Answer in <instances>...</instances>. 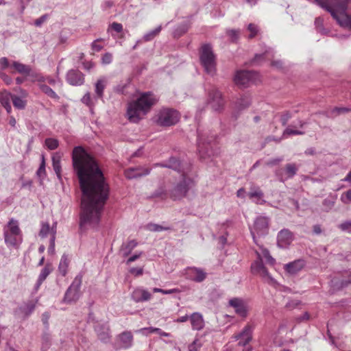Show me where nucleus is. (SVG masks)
I'll list each match as a JSON object with an SVG mask.
<instances>
[{
	"label": "nucleus",
	"instance_id": "nucleus-1",
	"mask_svg": "<svg viewBox=\"0 0 351 351\" xmlns=\"http://www.w3.org/2000/svg\"><path fill=\"white\" fill-rule=\"evenodd\" d=\"M72 165L82 193L79 226L85 230L98 226L109 197V186L97 160L83 147L73 148Z\"/></svg>",
	"mask_w": 351,
	"mask_h": 351
},
{
	"label": "nucleus",
	"instance_id": "nucleus-2",
	"mask_svg": "<svg viewBox=\"0 0 351 351\" xmlns=\"http://www.w3.org/2000/svg\"><path fill=\"white\" fill-rule=\"evenodd\" d=\"M155 99L152 94L145 93L136 101L129 104L127 115L130 122L138 123L154 104Z\"/></svg>",
	"mask_w": 351,
	"mask_h": 351
},
{
	"label": "nucleus",
	"instance_id": "nucleus-3",
	"mask_svg": "<svg viewBox=\"0 0 351 351\" xmlns=\"http://www.w3.org/2000/svg\"><path fill=\"white\" fill-rule=\"evenodd\" d=\"M216 139V134L211 131L197 129V150L201 158H209L216 154L213 148Z\"/></svg>",
	"mask_w": 351,
	"mask_h": 351
},
{
	"label": "nucleus",
	"instance_id": "nucleus-4",
	"mask_svg": "<svg viewBox=\"0 0 351 351\" xmlns=\"http://www.w3.org/2000/svg\"><path fill=\"white\" fill-rule=\"evenodd\" d=\"M199 60L205 72L211 75L215 73L216 58L210 45L204 44L202 46L199 51Z\"/></svg>",
	"mask_w": 351,
	"mask_h": 351
},
{
	"label": "nucleus",
	"instance_id": "nucleus-5",
	"mask_svg": "<svg viewBox=\"0 0 351 351\" xmlns=\"http://www.w3.org/2000/svg\"><path fill=\"white\" fill-rule=\"evenodd\" d=\"M182 176V180L171 190V196L173 199H180L185 197L193 185V180L187 176V172H183Z\"/></svg>",
	"mask_w": 351,
	"mask_h": 351
},
{
	"label": "nucleus",
	"instance_id": "nucleus-6",
	"mask_svg": "<svg viewBox=\"0 0 351 351\" xmlns=\"http://www.w3.org/2000/svg\"><path fill=\"white\" fill-rule=\"evenodd\" d=\"M179 119V113L176 110L162 108L156 115V122L160 126H171L177 123Z\"/></svg>",
	"mask_w": 351,
	"mask_h": 351
},
{
	"label": "nucleus",
	"instance_id": "nucleus-7",
	"mask_svg": "<svg viewBox=\"0 0 351 351\" xmlns=\"http://www.w3.org/2000/svg\"><path fill=\"white\" fill-rule=\"evenodd\" d=\"M270 219L265 216H258L256 218L254 226L250 229V233L254 240V242L258 245L256 235L258 237H263L267 234L269 231Z\"/></svg>",
	"mask_w": 351,
	"mask_h": 351
},
{
	"label": "nucleus",
	"instance_id": "nucleus-8",
	"mask_svg": "<svg viewBox=\"0 0 351 351\" xmlns=\"http://www.w3.org/2000/svg\"><path fill=\"white\" fill-rule=\"evenodd\" d=\"M82 277L80 275H77L73 280L71 285L67 289L64 298L63 302L64 303H72L76 302L80 298V289L82 285Z\"/></svg>",
	"mask_w": 351,
	"mask_h": 351
},
{
	"label": "nucleus",
	"instance_id": "nucleus-9",
	"mask_svg": "<svg viewBox=\"0 0 351 351\" xmlns=\"http://www.w3.org/2000/svg\"><path fill=\"white\" fill-rule=\"evenodd\" d=\"M258 78V74L252 71H237L234 75V82L240 86H247L250 84L255 83Z\"/></svg>",
	"mask_w": 351,
	"mask_h": 351
},
{
	"label": "nucleus",
	"instance_id": "nucleus-10",
	"mask_svg": "<svg viewBox=\"0 0 351 351\" xmlns=\"http://www.w3.org/2000/svg\"><path fill=\"white\" fill-rule=\"evenodd\" d=\"M332 16L340 26L351 29V16L347 13L346 5H339L337 11H332Z\"/></svg>",
	"mask_w": 351,
	"mask_h": 351
},
{
	"label": "nucleus",
	"instance_id": "nucleus-11",
	"mask_svg": "<svg viewBox=\"0 0 351 351\" xmlns=\"http://www.w3.org/2000/svg\"><path fill=\"white\" fill-rule=\"evenodd\" d=\"M223 104L224 101L221 93L214 88L210 90L208 93V105L211 106L212 109L215 111H219L222 109Z\"/></svg>",
	"mask_w": 351,
	"mask_h": 351
},
{
	"label": "nucleus",
	"instance_id": "nucleus-12",
	"mask_svg": "<svg viewBox=\"0 0 351 351\" xmlns=\"http://www.w3.org/2000/svg\"><path fill=\"white\" fill-rule=\"evenodd\" d=\"M298 168L295 164L289 163L286 165L285 169H276L275 174L278 178L280 181L284 182L289 178H293L296 174Z\"/></svg>",
	"mask_w": 351,
	"mask_h": 351
},
{
	"label": "nucleus",
	"instance_id": "nucleus-13",
	"mask_svg": "<svg viewBox=\"0 0 351 351\" xmlns=\"http://www.w3.org/2000/svg\"><path fill=\"white\" fill-rule=\"evenodd\" d=\"M66 80L71 86H80L84 83V75L77 69H70L66 73Z\"/></svg>",
	"mask_w": 351,
	"mask_h": 351
},
{
	"label": "nucleus",
	"instance_id": "nucleus-14",
	"mask_svg": "<svg viewBox=\"0 0 351 351\" xmlns=\"http://www.w3.org/2000/svg\"><path fill=\"white\" fill-rule=\"evenodd\" d=\"M229 306L234 308L235 313L245 318L247 315L248 307L247 304L241 298H234L229 300Z\"/></svg>",
	"mask_w": 351,
	"mask_h": 351
},
{
	"label": "nucleus",
	"instance_id": "nucleus-15",
	"mask_svg": "<svg viewBox=\"0 0 351 351\" xmlns=\"http://www.w3.org/2000/svg\"><path fill=\"white\" fill-rule=\"evenodd\" d=\"M253 330V326L247 324L240 332L234 335L236 340L241 339L239 342V346H245L251 341Z\"/></svg>",
	"mask_w": 351,
	"mask_h": 351
},
{
	"label": "nucleus",
	"instance_id": "nucleus-16",
	"mask_svg": "<svg viewBox=\"0 0 351 351\" xmlns=\"http://www.w3.org/2000/svg\"><path fill=\"white\" fill-rule=\"evenodd\" d=\"M151 170L150 168L142 166L131 167L125 171V176L128 179L138 178L149 175Z\"/></svg>",
	"mask_w": 351,
	"mask_h": 351
},
{
	"label": "nucleus",
	"instance_id": "nucleus-17",
	"mask_svg": "<svg viewBox=\"0 0 351 351\" xmlns=\"http://www.w3.org/2000/svg\"><path fill=\"white\" fill-rule=\"evenodd\" d=\"M292 232L286 228L281 230L277 235V245L280 248L287 247L293 241Z\"/></svg>",
	"mask_w": 351,
	"mask_h": 351
},
{
	"label": "nucleus",
	"instance_id": "nucleus-18",
	"mask_svg": "<svg viewBox=\"0 0 351 351\" xmlns=\"http://www.w3.org/2000/svg\"><path fill=\"white\" fill-rule=\"evenodd\" d=\"M186 274L189 279L197 282H201L206 278V273L203 269L197 267H189Z\"/></svg>",
	"mask_w": 351,
	"mask_h": 351
},
{
	"label": "nucleus",
	"instance_id": "nucleus-19",
	"mask_svg": "<svg viewBox=\"0 0 351 351\" xmlns=\"http://www.w3.org/2000/svg\"><path fill=\"white\" fill-rule=\"evenodd\" d=\"M119 345L116 349H128L132 347L133 344V335L130 331H124L118 336Z\"/></svg>",
	"mask_w": 351,
	"mask_h": 351
},
{
	"label": "nucleus",
	"instance_id": "nucleus-20",
	"mask_svg": "<svg viewBox=\"0 0 351 351\" xmlns=\"http://www.w3.org/2000/svg\"><path fill=\"white\" fill-rule=\"evenodd\" d=\"M154 167L169 168L178 172H182V173L186 172L184 169L183 165L175 157L169 158L167 162L156 163L154 164Z\"/></svg>",
	"mask_w": 351,
	"mask_h": 351
},
{
	"label": "nucleus",
	"instance_id": "nucleus-21",
	"mask_svg": "<svg viewBox=\"0 0 351 351\" xmlns=\"http://www.w3.org/2000/svg\"><path fill=\"white\" fill-rule=\"evenodd\" d=\"M151 298V293L142 287L135 289L131 294V298L135 302H146L149 300Z\"/></svg>",
	"mask_w": 351,
	"mask_h": 351
},
{
	"label": "nucleus",
	"instance_id": "nucleus-22",
	"mask_svg": "<svg viewBox=\"0 0 351 351\" xmlns=\"http://www.w3.org/2000/svg\"><path fill=\"white\" fill-rule=\"evenodd\" d=\"M305 265L306 261L304 259H298L286 264L285 269L289 274L294 275L301 271Z\"/></svg>",
	"mask_w": 351,
	"mask_h": 351
},
{
	"label": "nucleus",
	"instance_id": "nucleus-23",
	"mask_svg": "<svg viewBox=\"0 0 351 351\" xmlns=\"http://www.w3.org/2000/svg\"><path fill=\"white\" fill-rule=\"evenodd\" d=\"M95 330L101 341L107 343L110 341V329L107 324H98L95 326Z\"/></svg>",
	"mask_w": 351,
	"mask_h": 351
},
{
	"label": "nucleus",
	"instance_id": "nucleus-24",
	"mask_svg": "<svg viewBox=\"0 0 351 351\" xmlns=\"http://www.w3.org/2000/svg\"><path fill=\"white\" fill-rule=\"evenodd\" d=\"M53 271V267L51 264L47 263L45 266L42 269L38 278L37 279L36 283L35 285V290L37 291L43 282L45 280V279L47 278V276L51 273Z\"/></svg>",
	"mask_w": 351,
	"mask_h": 351
},
{
	"label": "nucleus",
	"instance_id": "nucleus-25",
	"mask_svg": "<svg viewBox=\"0 0 351 351\" xmlns=\"http://www.w3.org/2000/svg\"><path fill=\"white\" fill-rule=\"evenodd\" d=\"M190 320L193 330H200L204 326L203 317L199 313H193L190 316Z\"/></svg>",
	"mask_w": 351,
	"mask_h": 351
},
{
	"label": "nucleus",
	"instance_id": "nucleus-26",
	"mask_svg": "<svg viewBox=\"0 0 351 351\" xmlns=\"http://www.w3.org/2000/svg\"><path fill=\"white\" fill-rule=\"evenodd\" d=\"M263 191L258 186L251 188V191L248 193L249 197L258 204H263L265 202L263 199Z\"/></svg>",
	"mask_w": 351,
	"mask_h": 351
},
{
	"label": "nucleus",
	"instance_id": "nucleus-27",
	"mask_svg": "<svg viewBox=\"0 0 351 351\" xmlns=\"http://www.w3.org/2000/svg\"><path fill=\"white\" fill-rule=\"evenodd\" d=\"M351 111V109L346 107H335L330 111L319 112L318 114L326 116L328 118H335V117Z\"/></svg>",
	"mask_w": 351,
	"mask_h": 351
},
{
	"label": "nucleus",
	"instance_id": "nucleus-28",
	"mask_svg": "<svg viewBox=\"0 0 351 351\" xmlns=\"http://www.w3.org/2000/svg\"><path fill=\"white\" fill-rule=\"evenodd\" d=\"M316 3L325 9L332 15V11L337 10L339 5H337V3L334 2L333 0H314Z\"/></svg>",
	"mask_w": 351,
	"mask_h": 351
},
{
	"label": "nucleus",
	"instance_id": "nucleus-29",
	"mask_svg": "<svg viewBox=\"0 0 351 351\" xmlns=\"http://www.w3.org/2000/svg\"><path fill=\"white\" fill-rule=\"evenodd\" d=\"M61 156L58 153H55L52 156V166L53 169L58 177V179L61 181L62 176H61V163H60Z\"/></svg>",
	"mask_w": 351,
	"mask_h": 351
},
{
	"label": "nucleus",
	"instance_id": "nucleus-30",
	"mask_svg": "<svg viewBox=\"0 0 351 351\" xmlns=\"http://www.w3.org/2000/svg\"><path fill=\"white\" fill-rule=\"evenodd\" d=\"M12 66L18 73L22 75H29L32 71V67L29 65L24 64L17 61H13Z\"/></svg>",
	"mask_w": 351,
	"mask_h": 351
},
{
	"label": "nucleus",
	"instance_id": "nucleus-31",
	"mask_svg": "<svg viewBox=\"0 0 351 351\" xmlns=\"http://www.w3.org/2000/svg\"><path fill=\"white\" fill-rule=\"evenodd\" d=\"M137 245V241L134 239L128 241L126 243H123L121 247V252L123 254V256H128Z\"/></svg>",
	"mask_w": 351,
	"mask_h": 351
},
{
	"label": "nucleus",
	"instance_id": "nucleus-32",
	"mask_svg": "<svg viewBox=\"0 0 351 351\" xmlns=\"http://www.w3.org/2000/svg\"><path fill=\"white\" fill-rule=\"evenodd\" d=\"M107 84V80L105 77L99 78L95 85V91L98 98H102L104 95V90Z\"/></svg>",
	"mask_w": 351,
	"mask_h": 351
},
{
	"label": "nucleus",
	"instance_id": "nucleus-33",
	"mask_svg": "<svg viewBox=\"0 0 351 351\" xmlns=\"http://www.w3.org/2000/svg\"><path fill=\"white\" fill-rule=\"evenodd\" d=\"M18 235L8 234V231H4L5 243L8 247H16L18 245Z\"/></svg>",
	"mask_w": 351,
	"mask_h": 351
},
{
	"label": "nucleus",
	"instance_id": "nucleus-34",
	"mask_svg": "<svg viewBox=\"0 0 351 351\" xmlns=\"http://www.w3.org/2000/svg\"><path fill=\"white\" fill-rule=\"evenodd\" d=\"M251 104V99L247 95H243L236 102V108L239 110H243L250 106Z\"/></svg>",
	"mask_w": 351,
	"mask_h": 351
},
{
	"label": "nucleus",
	"instance_id": "nucleus-35",
	"mask_svg": "<svg viewBox=\"0 0 351 351\" xmlns=\"http://www.w3.org/2000/svg\"><path fill=\"white\" fill-rule=\"evenodd\" d=\"M69 260L67 255L63 254L61 257L58 266V270L63 276H66L67 274V268L69 267Z\"/></svg>",
	"mask_w": 351,
	"mask_h": 351
},
{
	"label": "nucleus",
	"instance_id": "nucleus-36",
	"mask_svg": "<svg viewBox=\"0 0 351 351\" xmlns=\"http://www.w3.org/2000/svg\"><path fill=\"white\" fill-rule=\"evenodd\" d=\"M56 223H55V225H53L52 228H50L49 223H43L40 230L39 232V236L42 238H45L49 234H51L52 230H55L56 231Z\"/></svg>",
	"mask_w": 351,
	"mask_h": 351
},
{
	"label": "nucleus",
	"instance_id": "nucleus-37",
	"mask_svg": "<svg viewBox=\"0 0 351 351\" xmlns=\"http://www.w3.org/2000/svg\"><path fill=\"white\" fill-rule=\"evenodd\" d=\"M8 230L6 231L8 232V234H12V235H20L21 230L19 229L18 222L16 220L12 219L8 223Z\"/></svg>",
	"mask_w": 351,
	"mask_h": 351
},
{
	"label": "nucleus",
	"instance_id": "nucleus-38",
	"mask_svg": "<svg viewBox=\"0 0 351 351\" xmlns=\"http://www.w3.org/2000/svg\"><path fill=\"white\" fill-rule=\"evenodd\" d=\"M38 86L41 91L46 94L49 97L55 99H59L58 95L47 85L45 84H40Z\"/></svg>",
	"mask_w": 351,
	"mask_h": 351
},
{
	"label": "nucleus",
	"instance_id": "nucleus-39",
	"mask_svg": "<svg viewBox=\"0 0 351 351\" xmlns=\"http://www.w3.org/2000/svg\"><path fill=\"white\" fill-rule=\"evenodd\" d=\"M13 95L6 90H3L0 93V103L2 106L10 104V99L12 100Z\"/></svg>",
	"mask_w": 351,
	"mask_h": 351
},
{
	"label": "nucleus",
	"instance_id": "nucleus-40",
	"mask_svg": "<svg viewBox=\"0 0 351 351\" xmlns=\"http://www.w3.org/2000/svg\"><path fill=\"white\" fill-rule=\"evenodd\" d=\"M42 347L43 351H47L51 346V335L48 332H44L42 335Z\"/></svg>",
	"mask_w": 351,
	"mask_h": 351
},
{
	"label": "nucleus",
	"instance_id": "nucleus-41",
	"mask_svg": "<svg viewBox=\"0 0 351 351\" xmlns=\"http://www.w3.org/2000/svg\"><path fill=\"white\" fill-rule=\"evenodd\" d=\"M146 229L152 232H160L163 230H170V227H164L158 224L149 223L146 225Z\"/></svg>",
	"mask_w": 351,
	"mask_h": 351
},
{
	"label": "nucleus",
	"instance_id": "nucleus-42",
	"mask_svg": "<svg viewBox=\"0 0 351 351\" xmlns=\"http://www.w3.org/2000/svg\"><path fill=\"white\" fill-rule=\"evenodd\" d=\"M12 103L15 108L18 109H24L26 106V102L22 99L20 97L14 95L12 97Z\"/></svg>",
	"mask_w": 351,
	"mask_h": 351
},
{
	"label": "nucleus",
	"instance_id": "nucleus-43",
	"mask_svg": "<svg viewBox=\"0 0 351 351\" xmlns=\"http://www.w3.org/2000/svg\"><path fill=\"white\" fill-rule=\"evenodd\" d=\"M161 29V26H158L154 30L147 32L143 36V40L145 41H149L152 40L155 36H156L160 33Z\"/></svg>",
	"mask_w": 351,
	"mask_h": 351
},
{
	"label": "nucleus",
	"instance_id": "nucleus-44",
	"mask_svg": "<svg viewBox=\"0 0 351 351\" xmlns=\"http://www.w3.org/2000/svg\"><path fill=\"white\" fill-rule=\"evenodd\" d=\"M58 141L56 138H48L45 139V145L50 150H54L58 147Z\"/></svg>",
	"mask_w": 351,
	"mask_h": 351
},
{
	"label": "nucleus",
	"instance_id": "nucleus-45",
	"mask_svg": "<svg viewBox=\"0 0 351 351\" xmlns=\"http://www.w3.org/2000/svg\"><path fill=\"white\" fill-rule=\"evenodd\" d=\"M304 132L298 130L291 129L290 127L287 128L283 132V136H288L291 135H302Z\"/></svg>",
	"mask_w": 351,
	"mask_h": 351
},
{
	"label": "nucleus",
	"instance_id": "nucleus-46",
	"mask_svg": "<svg viewBox=\"0 0 351 351\" xmlns=\"http://www.w3.org/2000/svg\"><path fill=\"white\" fill-rule=\"evenodd\" d=\"M323 19L320 17H317L315 20V25L317 31L324 34H326V32L323 27Z\"/></svg>",
	"mask_w": 351,
	"mask_h": 351
},
{
	"label": "nucleus",
	"instance_id": "nucleus-47",
	"mask_svg": "<svg viewBox=\"0 0 351 351\" xmlns=\"http://www.w3.org/2000/svg\"><path fill=\"white\" fill-rule=\"evenodd\" d=\"M56 234V231L55 230H52L51 237L50 239V243H49V246L48 247V252L51 254H53L55 252Z\"/></svg>",
	"mask_w": 351,
	"mask_h": 351
},
{
	"label": "nucleus",
	"instance_id": "nucleus-48",
	"mask_svg": "<svg viewBox=\"0 0 351 351\" xmlns=\"http://www.w3.org/2000/svg\"><path fill=\"white\" fill-rule=\"evenodd\" d=\"M36 174L40 178L44 177L46 174L45 161L44 156H42V161H41V163L38 169L36 171Z\"/></svg>",
	"mask_w": 351,
	"mask_h": 351
},
{
	"label": "nucleus",
	"instance_id": "nucleus-49",
	"mask_svg": "<svg viewBox=\"0 0 351 351\" xmlns=\"http://www.w3.org/2000/svg\"><path fill=\"white\" fill-rule=\"evenodd\" d=\"M265 265L261 259L256 261L252 265V270L253 272L258 274L262 268H263Z\"/></svg>",
	"mask_w": 351,
	"mask_h": 351
},
{
	"label": "nucleus",
	"instance_id": "nucleus-50",
	"mask_svg": "<svg viewBox=\"0 0 351 351\" xmlns=\"http://www.w3.org/2000/svg\"><path fill=\"white\" fill-rule=\"evenodd\" d=\"M335 199L334 198H326L323 201V206L326 211L330 210L335 206Z\"/></svg>",
	"mask_w": 351,
	"mask_h": 351
},
{
	"label": "nucleus",
	"instance_id": "nucleus-51",
	"mask_svg": "<svg viewBox=\"0 0 351 351\" xmlns=\"http://www.w3.org/2000/svg\"><path fill=\"white\" fill-rule=\"evenodd\" d=\"M341 200L345 204L351 203V189H349L341 195Z\"/></svg>",
	"mask_w": 351,
	"mask_h": 351
},
{
	"label": "nucleus",
	"instance_id": "nucleus-52",
	"mask_svg": "<svg viewBox=\"0 0 351 351\" xmlns=\"http://www.w3.org/2000/svg\"><path fill=\"white\" fill-rule=\"evenodd\" d=\"M263 255L269 264L274 265L275 263V259L270 255L268 250L264 249L263 250Z\"/></svg>",
	"mask_w": 351,
	"mask_h": 351
},
{
	"label": "nucleus",
	"instance_id": "nucleus-53",
	"mask_svg": "<svg viewBox=\"0 0 351 351\" xmlns=\"http://www.w3.org/2000/svg\"><path fill=\"white\" fill-rule=\"evenodd\" d=\"M201 347V343L198 340H194L188 347V351H199Z\"/></svg>",
	"mask_w": 351,
	"mask_h": 351
},
{
	"label": "nucleus",
	"instance_id": "nucleus-54",
	"mask_svg": "<svg viewBox=\"0 0 351 351\" xmlns=\"http://www.w3.org/2000/svg\"><path fill=\"white\" fill-rule=\"evenodd\" d=\"M247 29L251 32V34L249 36V38H254L258 32L257 26L255 25L254 24L250 23V24H249Z\"/></svg>",
	"mask_w": 351,
	"mask_h": 351
},
{
	"label": "nucleus",
	"instance_id": "nucleus-55",
	"mask_svg": "<svg viewBox=\"0 0 351 351\" xmlns=\"http://www.w3.org/2000/svg\"><path fill=\"white\" fill-rule=\"evenodd\" d=\"M129 271L134 276H140L143 274V269L142 267H132Z\"/></svg>",
	"mask_w": 351,
	"mask_h": 351
},
{
	"label": "nucleus",
	"instance_id": "nucleus-56",
	"mask_svg": "<svg viewBox=\"0 0 351 351\" xmlns=\"http://www.w3.org/2000/svg\"><path fill=\"white\" fill-rule=\"evenodd\" d=\"M291 114L289 111L285 112L281 115L280 121L282 125H286L289 119H291Z\"/></svg>",
	"mask_w": 351,
	"mask_h": 351
},
{
	"label": "nucleus",
	"instance_id": "nucleus-57",
	"mask_svg": "<svg viewBox=\"0 0 351 351\" xmlns=\"http://www.w3.org/2000/svg\"><path fill=\"white\" fill-rule=\"evenodd\" d=\"M112 56L110 53H106L103 55L101 62L104 64H108L112 62Z\"/></svg>",
	"mask_w": 351,
	"mask_h": 351
},
{
	"label": "nucleus",
	"instance_id": "nucleus-58",
	"mask_svg": "<svg viewBox=\"0 0 351 351\" xmlns=\"http://www.w3.org/2000/svg\"><path fill=\"white\" fill-rule=\"evenodd\" d=\"M261 277L264 278H267L270 280L271 281H273V278L269 275L267 268L264 267L263 268L260 270V271L258 273Z\"/></svg>",
	"mask_w": 351,
	"mask_h": 351
},
{
	"label": "nucleus",
	"instance_id": "nucleus-59",
	"mask_svg": "<svg viewBox=\"0 0 351 351\" xmlns=\"http://www.w3.org/2000/svg\"><path fill=\"white\" fill-rule=\"evenodd\" d=\"M154 327H147V328H143L138 330H136V332L141 333L143 335H148L150 333H154V331H152V329H155Z\"/></svg>",
	"mask_w": 351,
	"mask_h": 351
},
{
	"label": "nucleus",
	"instance_id": "nucleus-60",
	"mask_svg": "<svg viewBox=\"0 0 351 351\" xmlns=\"http://www.w3.org/2000/svg\"><path fill=\"white\" fill-rule=\"evenodd\" d=\"M187 31V27L186 25H182V26H180L179 27H178L175 32H174V35L175 36H178V37H180L183 34H184Z\"/></svg>",
	"mask_w": 351,
	"mask_h": 351
},
{
	"label": "nucleus",
	"instance_id": "nucleus-61",
	"mask_svg": "<svg viewBox=\"0 0 351 351\" xmlns=\"http://www.w3.org/2000/svg\"><path fill=\"white\" fill-rule=\"evenodd\" d=\"M283 160L282 157L270 159L267 161L266 165L269 167L275 166L278 165L280 162Z\"/></svg>",
	"mask_w": 351,
	"mask_h": 351
},
{
	"label": "nucleus",
	"instance_id": "nucleus-62",
	"mask_svg": "<svg viewBox=\"0 0 351 351\" xmlns=\"http://www.w3.org/2000/svg\"><path fill=\"white\" fill-rule=\"evenodd\" d=\"M110 27L117 33H120L123 31V25L121 23L113 22L110 25Z\"/></svg>",
	"mask_w": 351,
	"mask_h": 351
},
{
	"label": "nucleus",
	"instance_id": "nucleus-63",
	"mask_svg": "<svg viewBox=\"0 0 351 351\" xmlns=\"http://www.w3.org/2000/svg\"><path fill=\"white\" fill-rule=\"evenodd\" d=\"M0 77L2 79V80L7 84L10 85L12 83V79L11 77L5 73H0Z\"/></svg>",
	"mask_w": 351,
	"mask_h": 351
},
{
	"label": "nucleus",
	"instance_id": "nucleus-64",
	"mask_svg": "<svg viewBox=\"0 0 351 351\" xmlns=\"http://www.w3.org/2000/svg\"><path fill=\"white\" fill-rule=\"evenodd\" d=\"M9 66L8 59L5 57L0 58V67L1 70H5Z\"/></svg>",
	"mask_w": 351,
	"mask_h": 351
}]
</instances>
